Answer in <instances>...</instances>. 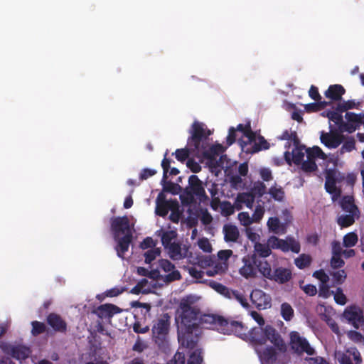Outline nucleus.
Instances as JSON below:
<instances>
[{
  "label": "nucleus",
  "mask_w": 364,
  "mask_h": 364,
  "mask_svg": "<svg viewBox=\"0 0 364 364\" xmlns=\"http://www.w3.org/2000/svg\"><path fill=\"white\" fill-rule=\"evenodd\" d=\"M233 252L230 250H220L218 252V258L220 263H228V260L232 255Z\"/></svg>",
  "instance_id": "57"
},
{
  "label": "nucleus",
  "mask_w": 364,
  "mask_h": 364,
  "mask_svg": "<svg viewBox=\"0 0 364 364\" xmlns=\"http://www.w3.org/2000/svg\"><path fill=\"white\" fill-rule=\"evenodd\" d=\"M291 279V271L287 267H277L272 272L269 280L274 281L279 284L287 282Z\"/></svg>",
  "instance_id": "20"
},
{
  "label": "nucleus",
  "mask_w": 364,
  "mask_h": 364,
  "mask_svg": "<svg viewBox=\"0 0 364 364\" xmlns=\"http://www.w3.org/2000/svg\"><path fill=\"white\" fill-rule=\"evenodd\" d=\"M358 217V214L348 213L339 216L337 221L341 227H348L354 223L355 218Z\"/></svg>",
  "instance_id": "36"
},
{
  "label": "nucleus",
  "mask_w": 364,
  "mask_h": 364,
  "mask_svg": "<svg viewBox=\"0 0 364 364\" xmlns=\"http://www.w3.org/2000/svg\"><path fill=\"white\" fill-rule=\"evenodd\" d=\"M267 225L269 231L274 234L283 235L287 232V223H282L276 217L269 218Z\"/></svg>",
  "instance_id": "25"
},
{
  "label": "nucleus",
  "mask_w": 364,
  "mask_h": 364,
  "mask_svg": "<svg viewBox=\"0 0 364 364\" xmlns=\"http://www.w3.org/2000/svg\"><path fill=\"white\" fill-rule=\"evenodd\" d=\"M345 93V89L340 85H331L326 91L325 95L327 98L338 101L341 99L342 95Z\"/></svg>",
  "instance_id": "29"
},
{
  "label": "nucleus",
  "mask_w": 364,
  "mask_h": 364,
  "mask_svg": "<svg viewBox=\"0 0 364 364\" xmlns=\"http://www.w3.org/2000/svg\"><path fill=\"white\" fill-rule=\"evenodd\" d=\"M242 263V267L239 269L240 275L246 279L256 277L257 274V262H253L248 257H243Z\"/></svg>",
  "instance_id": "19"
},
{
  "label": "nucleus",
  "mask_w": 364,
  "mask_h": 364,
  "mask_svg": "<svg viewBox=\"0 0 364 364\" xmlns=\"http://www.w3.org/2000/svg\"><path fill=\"white\" fill-rule=\"evenodd\" d=\"M347 122H344L341 131L352 133L363 125L364 114H355L353 112H347L345 115Z\"/></svg>",
  "instance_id": "17"
},
{
  "label": "nucleus",
  "mask_w": 364,
  "mask_h": 364,
  "mask_svg": "<svg viewBox=\"0 0 364 364\" xmlns=\"http://www.w3.org/2000/svg\"><path fill=\"white\" fill-rule=\"evenodd\" d=\"M327 117L330 121L333 122L338 128L341 130L342 127H343L344 122L343 120L342 115L338 112H328L327 113Z\"/></svg>",
  "instance_id": "44"
},
{
  "label": "nucleus",
  "mask_w": 364,
  "mask_h": 364,
  "mask_svg": "<svg viewBox=\"0 0 364 364\" xmlns=\"http://www.w3.org/2000/svg\"><path fill=\"white\" fill-rule=\"evenodd\" d=\"M166 249L168 250V255L173 259L178 260L188 257V250L185 245L181 247L179 244L173 242Z\"/></svg>",
  "instance_id": "21"
},
{
  "label": "nucleus",
  "mask_w": 364,
  "mask_h": 364,
  "mask_svg": "<svg viewBox=\"0 0 364 364\" xmlns=\"http://www.w3.org/2000/svg\"><path fill=\"white\" fill-rule=\"evenodd\" d=\"M280 312L282 318L287 321H290L294 316V309L287 302L282 304Z\"/></svg>",
  "instance_id": "39"
},
{
  "label": "nucleus",
  "mask_w": 364,
  "mask_h": 364,
  "mask_svg": "<svg viewBox=\"0 0 364 364\" xmlns=\"http://www.w3.org/2000/svg\"><path fill=\"white\" fill-rule=\"evenodd\" d=\"M340 205L342 209L348 213L358 214L359 213L352 196H344L340 202Z\"/></svg>",
  "instance_id": "31"
},
{
  "label": "nucleus",
  "mask_w": 364,
  "mask_h": 364,
  "mask_svg": "<svg viewBox=\"0 0 364 364\" xmlns=\"http://www.w3.org/2000/svg\"><path fill=\"white\" fill-rule=\"evenodd\" d=\"M313 276L318 279L321 282V284H327L329 280L328 275L322 269L316 271L313 274Z\"/></svg>",
  "instance_id": "63"
},
{
  "label": "nucleus",
  "mask_w": 364,
  "mask_h": 364,
  "mask_svg": "<svg viewBox=\"0 0 364 364\" xmlns=\"http://www.w3.org/2000/svg\"><path fill=\"white\" fill-rule=\"evenodd\" d=\"M48 323L55 331L60 332L66 331V323L57 314H50L48 317Z\"/></svg>",
  "instance_id": "27"
},
{
  "label": "nucleus",
  "mask_w": 364,
  "mask_h": 364,
  "mask_svg": "<svg viewBox=\"0 0 364 364\" xmlns=\"http://www.w3.org/2000/svg\"><path fill=\"white\" fill-rule=\"evenodd\" d=\"M316 311L323 321L331 317L333 314V309L331 306H326L323 304H318L316 306Z\"/></svg>",
  "instance_id": "41"
},
{
  "label": "nucleus",
  "mask_w": 364,
  "mask_h": 364,
  "mask_svg": "<svg viewBox=\"0 0 364 364\" xmlns=\"http://www.w3.org/2000/svg\"><path fill=\"white\" fill-rule=\"evenodd\" d=\"M222 214L228 216L234 213V207L229 202H224L220 204Z\"/></svg>",
  "instance_id": "61"
},
{
  "label": "nucleus",
  "mask_w": 364,
  "mask_h": 364,
  "mask_svg": "<svg viewBox=\"0 0 364 364\" xmlns=\"http://www.w3.org/2000/svg\"><path fill=\"white\" fill-rule=\"evenodd\" d=\"M198 299V296L191 295L184 298L180 304L179 316L176 319L178 341L186 348H194L200 333L198 327L200 312L193 306Z\"/></svg>",
  "instance_id": "1"
},
{
  "label": "nucleus",
  "mask_w": 364,
  "mask_h": 364,
  "mask_svg": "<svg viewBox=\"0 0 364 364\" xmlns=\"http://www.w3.org/2000/svg\"><path fill=\"white\" fill-rule=\"evenodd\" d=\"M355 140L353 138L349 139L346 141H345L344 144L342 145L341 148L336 153V158H338L340 156L343 155L346 152H350L353 149H355Z\"/></svg>",
  "instance_id": "38"
},
{
  "label": "nucleus",
  "mask_w": 364,
  "mask_h": 364,
  "mask_svg": "<svg viewBox=\"0 0 364 364\" xmlns=\"http://www.w3.org/2000/svg\"><path fill=\"white\" fill-rule=\"evenodd\" d=\"M266 193V186L261 181H257L254 183L252 188V193L255 196H262Z\"/></svg>",
  "instance_id": "47"
},
{
  "label": "nucleus",
  "mask_w": 364,
  "mask_h": 364,
  "mask_svg": "<svg viewBox=\"0 0 364 364\" xmlns=\"http://www.w3.org/2000/svg\"><path fill=\"white\" fill-rule=\"evenodd\" d=\"M311 262V257L308 255L303 254L295 259V264L299 269H304L310 265Z\"/></svg>",
  "instance_id": "43"
},
{
  "label": "nucleus",
  "mask_w": 364,
  "mask_h": 364,
  "mask_svg": "<svg viewBox=\"0 0 364 364\" xmlns=\"http://www.w3.org/2000/svg\"><path fill=\"white\" fill-rule=\"evenodd\" d=\"M225 240L227 242H235L239 237L240 233L237 228L232 225H225L223 227Z\"/></svg>",
  "instance_id": "30"
},
{
  "label": "nucleus",
  "mask_w": 364,
  "mask_h": 364,
  "mask_svg": "<svg viewBox=\"0 0 364 364\" xmlns=\"http://www.w3.org/2000/svg\"><path fill=\"white\" fill-rule=\"evenodd\" d=\"M289 338L290 346L294 352L299 354L306 353L309 355L314 354V349L309 345L308 341L297 331H291L289 333Z\"/></svg>",
  "instance_id": "12"
},
{
  "label": "nucleus",
  "mask_w": 364,
  "mask_h": 364,
  "mask_svg": "<svg viewBox=\"0 0 364 364\" xmlns=\"http://www.w3.org/2000/svg\"><path fill=\"white\" fill-rule=\"evenodd\" d=\"M333 281L337 284H342L346 278V274L344 270H338L331 274Z\"/></svg>",
  "instance_id": "58"
},
{
  "label": "nucleus",
  "mask_w": 364,
  "mask_h": 364,
  "mask_svg": "<svg viewBox=\"0 0 364 364\" xmlns=\"http://www.w3.org/2000/svg\"><path fill=\"white\" fill-rule=\"evenodd\" d=\"M255 196L252 193H242L237 195L235 205L237 209H241L242 205L252 208L255 202Z\"/></svg>",
  "instance_id": "26"
},
{
  "label": "nucleus",
  "mask_w": 364,
  "mask_h": 364,
  "mask_svg": "<svg viewBox=\"0 0 364 364\" xmlns=\"http://www.w3.org/2000/svg\"><path fill=\"white\" fill-rule=\"evenodd\" d=\"M156 269L159 270L161 282H164L166 284L181 279L180 272L176 269L174 264L168 259H159Z\"/></svg>",
  "instance_id": "10"
},
{
  "label": "nucleus",
  "mask_w": 364,
  "mask_h": 364,
  "mask_svg": "<svg viewBox=\"0 0 364 364\" xmlns=\"http://www.w3.org/2000/svg\"><path fill=\"white\" fill-rule=\"evenodd\" d=\"M240 145L243 151L253 154L262 149H267L269 145L263 136L257 135L256 133L248 131L245 134V140H241Z\"/></svg>",
  "instance_id": "9"
},
{
  "label": "nucleus",
  "mask_w": 364,
  "mask_h": 364,
  "mask_svg": "<svg viewBox=\"0 0 364 364\" xmlns=\"http://www.w3.org/2000/svg\"><path fill=\"white\" fill-rule=\"evenodd\" d=\"M201 352L199 350L193 351L188 361V364H201L202 357L200 355Z\"/></svg>",
  "instance_id": "59"
},
{
  "label": "nucleus",
  "mask_w": 364,
  "mask_h": 364,
  "mask_svg": "<svg viewBox=\"0 0 364 364\" xmlns=\"http://www.w3.org/2000/svg\"><path fill=\"white\" fill-rule=\"evenodd\" d=\"M358 242V236L354 232H350L343 237V244L346 247H353Z\"/></svg>",
  "instance_id": "52"
},
{
  "label": "nucleus",
  "mask_w": 364,
  "mask_h": 364,
  "mask_svg": "<svg viewBox=\"0 0 364 364\" xmlns=\"http://www.w3.org/2000/svg\"><path fill=\"white\" fill-rule=\"evenodd\" d=\"M318 288L319 296L326 299L333 295V291L330 290L328 284H320Z\"/></svg>",
  "instance_id": "56"
},
{
  "label": "nucleus",
  "mask_w": 364,
  "mask_h": 364,
  "mask_svg": "<svg viewBox=\"0 0 364 364\" xmlns=\"http://www.w3.org/2000/svg\"><path fill=\"white\" fill-rule=\"evenodd\" d=\"M264 213H265V209L262 205H257L255 208V210L254 211V213L252 216L254 222L255 223H259L260 220H262V218H263Z\"/></svg>",
  "instance_id": "55"
},
{
  "label": "nucleus",
  "mask_w": 364,
  "mask_h": 364,
  "mask_svg": "<svg viewBox=\"0 0 364 364\" xmlns=\"http://www.w3.org/2000/svg\"><path fill=\"white\" fill-rule=\"evenodd\" d=\"M249 338L262 364L274 363L277 358V350H286V344L281 335L270 325L252 328L249 332Z\"/></svg>",
  "instance_id": "2"
},
{
  "label": "nucleus",
  "mask_w": 364,
  "mask_h": 364,
  "mask_svg": "<svg viewBox=\"0 0 364 364\" xmlns=\"http://www.w3.org/2000/svg\"><path fill=\"white\" fill-rule=\"evenodd\" d=\"M169 208L170 205L168 202L164 201L157 205L156 213L157 215L164 217L168 214Z\"/></svg>",
  "instance_id": "54"
},
{
  "label": "nucleus",
  "mask_w": 364,
  "mask_h": 364,
  "mask_svg": "<svg viewBox=\"0 0 364 364\" xmlns=\"http://www.w3.org/2000/svg\"><path fill=\"white\" fill-rule=\"evenodd\" d=\"M170 323V317L166 314L158 318L153 325L152 337L159 347L164 346L168 341Z\"/></svg>",
  "instance_id": "8"
},
{
  "label": "nucleus",
  "mask_w": 364,
  "mask_h": 364,
  "mask_svg": "<svg viewBox=\"0 0 364 364\" xmlns=\"http://www.w3.org/2000/svg\"><path fill=\"white\" fill-rule=\"evenodd\" d=\"M255 252L259 255L262 257H267L269 256L272 253L270 247L268 245V240H267V243H260L257 242L256 245H254Z\"/></svg>",
  "instance_id": "35"
},
{
  "label": "nucleus",
  "mask_w": 364,
  "mask_h": 364,
  "mask_svg": "<svg viewBox=\"0 0 364 364\" xmlns=\"http://www.w3.org/2000/svg\"><path fill=\"white\" fill-rule=\"evenodd\" d=\"M209 285L211 288L215 289L217 292L222 294L223 296H224V294H225V291L228 289L227 287L224 286L223 284H222L220 283H218V282H214V281L210 282Z\"/></svg>",
  "instance_id": "62"
},
{
  "label": "nucleus",
  "mask_w": 364,
  "mask_h": 364,
  "mask_svg": "<svg viewBox=\"0 0 364 364\" xmlns=\"http://www.w3.org/2000/svg\"><path fill=\"white\" fill-rule=\"evenodd\" d=\"M335 301L340 305H345L347 303V298L341 288H338L333 293Z\"/></svg>",
  "instance_id": "50"
},
{
  "label": "nucleus",
  "mask_w": 364,
  "mask_h": 364,
  "mask_svg": "<svg viewBox=\"0 0 364 364\" xmlns=\"http://www.w3.org/2000/svg\"><path fill=\"white\" fill-rule=\"evenodd\" d=\"M343 316L355 328H359L364 321L363 310L356 306H348L344 310Z\"/></svg>",
  "instance_id": "16"
},
{
  "label": "nucleus",
  "mask_w": 364,
  "mask_h": 364,
  "mask_svg": "<svg viewBox=\"0 0 364 364\" xmlns=\"http://www.w3.org/2000/svg\"><path fill=\"white\" fill-rule=\"evenodd\" d=\"M188 182L190 185L189 193L192 196L201 198L205 195V190L202 186V183L197 176H191L189 177Z\"/></svg>",
  "instance_id": "23"
},
{
  "label": "nucleus",
  "mask_w": 364,
  "mask_h": 364,
  "mask_svg": "<svg viewBox=\"0 0 364 364\" xmlns=\"http://www.w3.org/2000/svg\"><path fill=\"white\" fill-rule=\"evenodd\" d=\"M190 262L196 264L200 268H205L206 267L210 266L213 261L210 257L209 256H198L196 258H190Z\"/></svg>",
  "instance_id": "34"
},
{
  "label": "nucleus",
  "mask_w": 364,
  "mask_h": 364,
  "mask_svg": "<svg viewBox=\"0 0 364 364\" xmlns=\"http://www.w3.org/2000/svg\"><path fill=\"white\" fill-rule=\"evenodd\" d=\"M188 144H189L188 143ZM190 146V145H188ZM193 149L194 148V146L193 144H192V146H189V149H177L175 152V155H176V158L178 160V161H185L186 159H188V156H189V151H192L194 154H195V152L193 151V150L191 149Z\"/></svg>",
  "instance_id": "45"
},
{
  "label": "nucleus",
  "mask_w": 364,
  "mask_h": 364,
  "mask_svg": "<svg viewBox=\"0 0 364 364\" xmlns=\"http://www.w3.org/2000/svg\"><path fill=\"white\" fill-rule=\"evenodd\" d=\"M245 234L247 238L256 245L260 240V235L255 232V230L252 228H245Z\"/></svg>",
  "instance_id": "51"
},
{
  "label": "nucleus",
  "mask_w": 364,
  "mask_h": 364,
  "mask_svg": "<svg viewBox=\"0 0 364 364\" xmlns=\"http://www.w3.org/2000/svg\"><path fill=\"white\" fill-rule=\"evenodd\" d=\"M257 270L259 272L263 277L269 279L272 277V270L270 264L265 260L257 262Z\"/></svg>",
  "instance_id": "32"
},
{
  "label": "nucleus",
  "mask_w": 364,
  "mask_h": 364,
  "mask_svg": "<svg viewBox=\"0 0 364 364\" xmlns=\"http://www.w3.org/2000/svg\"><path fill=\"white\" fill-rule=\"evenodd\" d=\"M189 274L198 282H202L201 279L203 277L205 272L201 269H198L196 267H189L187 268Z\"/></svg>",
  "instance_id": "49"
},
{
  "label": "nucleus",
  "mask_w": 364,
  "mask_h": 364,
  "mask_svg": "<svg viewBox=\"0 0 364 364\" xmlns=\"http://www.w3.org/2000/svg\"><path fill=\"white\" fill-rule=\"evenodd\" d=\"M97 311L102 317L112 316L119 311L118 308L112 304H103L98 308Z\"/></svg>",
  "instance_id": "33"
},
{
  "label": "nucleus",
  "mask_w": 364,
  "mask_h": 364,
  "mask_svg": "<svg viewBox=\"0 0 364 364\" xmlns=\"http://www.w3.org/2000/svg\"><path fill=\"white\" fill-rule=\"evenodd\" d=\"M278 139L281 140H287V143L285 144V147L291 148V146L293 144V141H296L294 139V136L292 132L285 131L282 133V134L278 136Z\"/></svg>",
  "instance_id": "48"
},
{
  "label": "nucleus",
  "mask_w": 364,
  "mask_h": 364,
  "mask_svg": "<svg viewBox=\"0 0 364 364\" xmlns=\"http://www.w3.org/2000/svg\"><path fill=\"white\" fill-rule=\"evenodd\" d=\"M347 336L350 340L355 343H360L363 341V337L360 333L355 331H349Z\"/></svg>",
  "instance_id": "64"
},
{
  "label": "nucleus",
  "mask_w": 364,
  "mask_h": 364,
  "mask_svg": "<svg viewBox=\"0 0 364 364\" xmlns=\"http://www.w3.org/2000/svg\"><path fill=\"white\" fill-rule=\"evenodd\" d=\"M237 219L240 221L241 225L247 228H250V225L254 223L252 217L247 212H241L237 215Z\"/></svg>",
  "instance_id": "42"
},
{
  "label": "nucleus",
  "mask_w": 364,
  "mask_h": 364,
  "mask_svg": "<svg viewBox=\"0 0 364 364\" xmlns=\"http://www.w3.org/2000/svg\"><path fill=\"white\" fill-rule=\"evenodd\" d=\"M199 326H202L204 328H215L224 334H239L243 329V325L241 322L225 318L215 314L199 315Z\"/></svg>",
  "instance_id": "6"
},
{
  "label": "nucleus",
  "mask_w": 364,
  "mask_h": 364,
  "mask_svg": "<svg viewBox=\"0 0 364 364\" xmlns=\"http://www.w3.org/2000/svg\"><path fill=\"white\" fill-rule=\"evenodd\" d=\"M335 358L340 364H361L362 358L355 347H348L344 350H336Z\"/></svg>",
  "instance_id": "13"
},
{
  "label": "nucleus",
  "mask_w": 364,
  "mask_h": 364,
  "mask_svg": "<svg viewBox=\"0 0 364 364\" xmlns=\"http://www.w3.org/2000/svg\"><path fill=\"white\" fill-rule=\"evenodd\" d=\"M198 218L205 225H210L213 221V217L206 209H200L198 213Z\"/></svg>",
  "instance_id": "46"
},
{
  "label": "nucleus",
  "mask_w": 364,
  "mask_h": 364,
  "mask_svg": "<svg viewBox=\"0 0 364 364\" xmlns=\"http://www.w3.org/2000/svg\"><path fill=\"white\" fill-rule=\"evenodd\" d=\"M0 348L5 353L11 355L20 363L28 358L31 353L29 348L24 346H12L2 343L0 344Z\"/></svg>",
  "instance_id": "15"
},
{
  "label": "nucleus",
  "mask_w": 364,
  "mask_h": 364,
  "mask_svg": "<svg viewBox=\"0 0 364 364\" xmlns=\"http://www.w3.org/2000/svg\"><path fill=\"white\" fill-rule=\"evenodd\" d=\"M321 141L326 146L330 149H336L342 143L343 136L322 133L321 135Z\"/></svg>",
  "instance_id": "22"
},
{
  "label": "nucleus",
  "mask_w": 364,
  "mask_h": 364,
  "mask_svg": "<svg viewBox=\"0 0 364 364\" xmlns=\"http://www.w3.org/2000/svg\"><path fill=\"white\" fill-rule=\"evenodd\" d=\"M268 245L270 249L280 250L283 252H288L291 250L295 253L300 251V245L298 242L291 237H287L286 240H282L277 237L276 236H271L268 238Z\"/></svg>",
  "instance_id": "11"
},
{
  "label": "nucleus",
  "mask_w": 364,
  "mask_h": 364,
  "mask_svg": "<svg viewBox=\"0 0 364 364\" xmlns=\"http://www.w3.org/2000/svg\"><path fill=\"white\" fill-rule=\"evenodd\" d=\"M291 148V151L287 150L284 152L285 160L289 164H291V162L301 164V168L305 172H313L316 170L317 166L315 161L318 159L333 163L336 160L334 154L327 155L318 146L305 149L297 141H293Z\"/></svg>",
  "instance_id": "3"
},
{
  "label": "nucleus",
  "mask_w": 364,
  "mask_h": 364,
  "mask_svg": "<svg viewBox=\"0 0 364 364\" xmlns=\"http://www.w3.org/2000/svg\"><path fill=\"white\" fill-rule=\"evenodd\" d=\"M267 193L270 196L271 198L277 202L282 203L285 200L284 190L277 183H274L268 189Z\"/></svg>",
  "instance_id": "28"
},
{
  "label": "nucleus",
  "mask_w": 364,
  "mask_h": 364,
  "mask_svg": "<svg viewBox=\"0 0 364 364\" xmlns=\"http://www.w3.org/2000/svg\"><path fill=\"white\" fill-rule=\"evenodd\" d=\"M177 236V233L174 230H168L163 232L161 235L162 244L165 248L173 244L174 242L172 240H175Z\"/></svg>",
  "instance_id": "37"
},
{
  "label": "nucleus",
  "mask_w": 364,
  "mask_h": 364,
  "mask_svg": "<svg viewBox=\"0 0 364 364\" xmlns=\"http://www.w3.org/2000/svg\"><path fill=\"white\" fill-rule=\"evenodd\" d=\"M250 297L252 304L259 310L268 309L272 306L271 296L259 289H253Z\"/></svg>",
  "instance_id": "14"
},
{
  "label": "nucleus",
  "mask_w": 364,
  "mask_h": 364,
  "mask_svg": "<svg viewBox=\"0 0 364 364\" xmlns=\"http://www.w3.org/2000/svg\"><path fill=\"white\" fill-rule=\"evenodd\" d=\"M161 255V250L159 247H154L148 250L144 253V261L146 264H151L157 257Z\"/></svg>",
  "instance_id": "40"
},
{
  "label": "nucleus",
  "mask_w": 364,
  "mask_h": 364,
  "mask_svg": "<svg viewBox=\"0 0 364 364\" xmlns=\"http://www.w3.org/2000/svg\"><path fill=\"white\" fill-rule=\"evenodd\" d=\"M224 296L229 299H235L238 301L245 309H250V305L247 301L245 294L238 290H234L228 288Z\"/></svg>",
  "instance_id": "24"
},
{
  "label": "nucleus",
  "mask_w": 364,
  "mask_h": 364,
  "mask_svg": "<svg viewBox=\"0 0 364 364\" xmlns=\"http://www.w3.org/2000/svg\"><path fill=\"white\" fill-rule=\"evenodd\" d=\"M198 245L200 250H202L203 252L210 253L212 252L213 248L210 242H209L208 239L203 237L198 240Z\"/></svg>",
  "instance_id": "53"
},
{
  "label": "nucleus",
  "mask_w": 364,
  "mask_h": 364,
  "mask_svg": "<svg viewBox=\"0 0 364 364\" xmlns=\"http://www.w3.org/2000/svg\"><path fill=\"white\" fill-rule=\"evenodd\" d=\"M325 188L326 191L331 195L333 201L340 197L341 191L336 186L335 172L333 171L329 170L326 172Z\"/></svg>",
  "instance_id": "18"
},
{
  "label": "nucleus",
  "mask_w": 364,
  "mask_h": 364,
  "mask_svg": "<svg viewBox=\"0 0 364 364\" xmlns=\"http://www.w3.org/2000/svg\"><path fill=\"white\" fill-rule=\"evenodd\" d=\"M111 229L114 233V238L117 242L115 250L117 255L124 257V254L128 251L132 240V227L127 217L112 218L110 221Z\"/></svg>",
  "instance_id": "4"
},
{
  "label": "nucleus",
  "mask_w": 364,
  "mask_h": 364,
  "mask_svg": "<svg viewBox=\"0 0 364 364\" xmlns=\"http://www.w3.org/2000/svg\"><path fill=\"white\" fill-rule=\"evenodd\" d=\"M192 129L188 144L190 146H192V144H193L194 148L191 149L195 152L196 156L213 160L215 156L224 151V148L221 144L213 145L207 149L206 142L203 139L205 135L203 124L195 122L193 124Z\"/></svg>",
  "instance_id": "5"
},
{
  "label": "nucleus",
  "mask_w": 364,
  "mask_h": 364,
  "mask_svg": "<svg viewBox=\"0 0 364 364\" xmlns=\"http://www.w3.org/2000/svg\"><path fill=\"white\" fill-rule=\"evenodd\" d=\"M164 284H166L164 282H161L159 270L153 269L149 273L147 277L142 279L137 285L131 290V292L135 294L140 293L148 294Z\"/></svg>",
  "instance_id": "7"
},
{
  "label": "nucleus",
  "mask_w": 364,
  "mask_h": 364,
  "mask_svg": "<svg viewBox=\"0 0 364 364\" xmlns=\"http://www.w3.org/2000/svg\"><path fill=\"white\" fill-rule=\"evenodd\" d=\"M32 334L34 336L38 335L45 331L46 326L44 323L38 321L32 322Z\"/></svg>",
  "instance_id": "60"
}]
</instances>
